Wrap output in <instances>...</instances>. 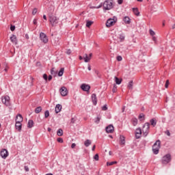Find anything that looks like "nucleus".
Returning a JSON list of instances; mask_svg holds the SVG:
<instances>
[{
  "label": "nucleus",
  "instance_id": "42",
  "mask_svg": "<svg viewBox=\"0 0 175 175\" xmlns=\"http://www.w3.org/2000/svg\"><path fill=\"white\" fill-rule=\"evenodd\" d=\"M117 61H122V57L120 55L117 56L116 57Z\"/></svg>",
  "mask_w": 175,
  "mask_h": 175
},
{
  "label": "nucleus",
  "instance_id": "58",
  "mask_svg": "<svg viewBox=\"0 0 175 175\" xmlns=\"http://www.w3.org/2000/svg\"><path fill=\"white\" fill-rule=\"evenodd\" d=\"M165 133H166V135H167V136H170V131H167L165 132Z\"/></svg>",
  "mask_w": 175,
  "mask_h": 175
},
{
  "label": "nucleus",
  "instance_id": "33",
  "mask_svg": "<svg viewBox=\"0 0 175 175\" xmlns=\"http://www.w3.org/2000/svg\"><path fill=\"white\" fill-rule=\"evenodd\" d=\"M117 161H112V162H107V166H113V165H116Z\"/></svg>",
  "mask_w": 175,
  "mask_h": 175
},
{
  "label": "nucleus",
  "instance_id": "36",
  "mask_svg": "<svg viewBox=\"0 0 175 175\" xmlns=\"http://www.w3.org/2000/svg\"><path fill=\"white\" fill-rule=\"evenodd\" d=\"M150 124L152 126H155V125H157V122L155 121L154 119H151Z\"/></svg>",
  "mask_w": 175,
  "mask_h": 175
},
{
  "label": "nucleus",
  "instance_id": "2",
  "mask_svg": "<svg viewBox=\"0 0 175 175\" xmlns=\"http://www.w3.org/2000/svg\"><path fill=\"white\" fill-rule=\"evenodd\" d=\"M103 8L104 10H111L113 8V0H106L103 3Z\"/></svg>",
  "mask_w": 175,
  "mask_h": 175
},
{
  "label": "nucleus",
  "instance_id": "32",
  "mask_svg": "<svg viewBox=\"0 0 175 175\" xmlns=\"http://www.w3.org/2000/svg\"><path fill=\"white\" fill-rule=\"evenodd\" d=\"M133 88V81H131L129 83L128 88H129V90H132Z\"/></svg>",
  "mask_w": 175,
  "mask_h": 175
},
{
  "label": "nucleus",
  "instance_id": "51",
  "mask_svg": "<svg viewBox=\"0 0 175 175\" xmlns=\"http://www.w3.org/2000/svg\"><path fill=\"white\" fill-rule=\"evenodd\" d=\"M75 122H76V119H75V118H71V124H75Z\"/></svg>",
  "mask_w": 175,
  "mask_h": 175
},
{
  "label": "nucleus",
  "instance_id": "22",
  "mask_svg": "<svg viewBox=\"0 0 175 175\" xmlns=\"http://www.w3.org/2000/svg\"><path fill=\"white\" fill-rule=\"evenodd\" d=\"M133 12L135 16H139L140 12H139V9L137 8H133Z\"/></svg>",
  "mask_w": 175,
  "mask_h": 175
},
{
  "label": "nucleus",
  "instance_id": "21",
  "mask_svg": "<svg viewBox=\"0 0 175 175\" xmlns=\"http://www.w3.org/2000/svg\"><path fill=\"white\" fill-rule=\"evenodd\" d=\"M123 21L125 23V24H131V18L129 16H124L123 18Z\"/></svg>",
  "mask_w": 175,
  "mask_h": 175
},
{
  "label": "nucleus",
  "instance_id": "43",
  "mask_svg": "<svg viewBox=\"0 0 175 175\" xmlns=\"http://www.w3.org/2000/svg\"><path fill=\"white\" fill-rule=\"evenodd\" d=\"M14 29H16V26L11 25L10 30L13 32V31H14Z\"/></svg>",
  "mask_w": 175,
  "mask_h": 175
},
{
  "label": "nucleus",
  "instance_id": "63",
  "mask_svg": "<svg viewBox=\"0 0 175 175\" xmlns=\"http://www.w3.org/2000/svg\"><path fill=\"white\" fill-rule=\"evenodd\" d=\"M43 18L44 20H47V16H46V15H43Z\"/></svg>",
  "mask_w": 175,
  "mask_h": 175
},
{
  "label": "nucleus",
  "instance_id": "44",
  "mask_svg": "<svg viewBox=\"0 0 175 175\" xmlns=\"http://www.w3.org/2000/svg\"><path fill=\"white\" fill-rule=\"evenodd\" d=\"M95 122L96 124H99V122H100V118L97 117Z\"/></svg>",
  "mask_w": 175,
  "mask_h": 175
},
{
  "label": "nucleus",
  "instance_id": "49",
  "mask_svg": "<svg viewBox=\"0 0 175 175\" xmlns=\"http://www.w3.org/2000/svg\"><path fill=\"white\" fill-rule=\"evenodd\" d=\"M102 110H103L104 111H106V110H107V105H104L102 107Z\"/></svg>",
  "mask_w": 175,
  "mask_h": 175
},
{
  "label": "nucleus",
  "instance_id": "18",
  "mask_svg": "<svg viewBox=\"0 0 175 175\" xmlns=\"http://www.w3.org/2000/svg\"><path fill=\"white\" fill-rule=\"evenodd\" d=\"M10 40L12 43H14V44H18L17 37L16 35H12V36L10 37Z\"/></svg>",
  "mask_w": 175,
  "mask_h": 175
},
{
  "label": "nucleus",
  "instance_id": "1",
  "mask_svg": "<svg viewBox=\"0 0 175 175\" xmlns=\"http://www.w3.org/2000/svg\"><path fill=\"white\" fill-rule=\"evenodd\" d=\"M161 148V140L158 139L152 146V151L154 155L159 154V149Z\"/></svg>",
  "mask_w": 175,
  "mask_h": 175
},
{
  "label": "nucleus",
  "instance_id": "5",
  "mask_svg": "<svg viewBox=\"0 0 175 175\" xmlns=\"http://www.w3.org/2000/svg\"><path fill=\"white\" fill-rule=\"evenodd\" d=\"M150 131V123L146 122L144 124L143 128H142V132H143V135L144 137L148 135V131Z\"/></svg>",
  "mask_w": 175,
  "mask_h": 175
},
{
  "label": "nucleus",
  "instance_id": "31",
  "mask_svg": "<svg viewBox=\"0 0 175 175\" xmlns=\"http://www.w3.org/2000/svg\"><path fill=\"white\" fill-rule=\"evenodd\" d=\"M92 24H94V22L91 21H88L86 22V27L88 28H90V27H91L92 25Z\"/></svg>",
  "mask_w": 175,
  "mask_h": 175
},
{
  "label": "nucleus",
  "instance_id": "17",
  "mask_svg": "<svg viewBox=\"0 0 175 175\" xmlns=\"http://www.w3.org/2000/svg\"><path fill=\"white\" fill-rule=\"evenodd\" d=\"M61 110H62V105H61V104L56 105V107L55 109V111L56 114H58V113H59Z\"/></svg>",
  "mask_w": 175,
  "mask_h": 175
},
{
  "label": "nucleus",
  "instance_id": "3",
  "mask_svg": "<svg viewBox=\"0 0 175 175\" xmlns=\"http://www.w3.org/2000/svg\"><path fill=\"white\" fill-rule=\"evenodd\" d=\"M116 23H117V17L113 16V18H109L107 21L106 27L107 28H110V27H113V25H114V24H116Z\"/></svg>",
  "mask_w": 175,
  "mask_h": 175
},
{
  "label": "nucleus",
  "instance_id": "45",
  "mask_svg": "<svg viewBox=\"0 0 175 175\" xmlns=\"http://www.w3.org/2000/svg\"><path fill=\"white\" fill-rule=\"evenodd\" d=\"M43 79L45 80V81H47L48 77H47L46 74H44L43 75Z\"/></svg>",
  "mask_w": 175,
  "mask_h": 175
},
{
  "label": "nucleus",
  "instance_id": "7",
  "mask_svg": "<svg viewBox=\"0 0 175 175\" xmlns=\"http://www.w3.org/2000/svg\"><path fill=\"white\" fill-rule=\"evenodd\" d=\"M2 103L5 106H9L10 105V97L9 96H5L1 98Z\"/></svg>",
  "mask_w": 175,
  "mask_h": 175
},
{
  "label": "nucleus",
  "instance_id": "60",
  "mask_svg": "<svg viewBox=\"0 0 175 175\" xmlns=\"http://www.w3.org/2000/svg\"><path fill=\"white\" fill-rule=\"evenodd\" d=\"M152 40L154 42H157V37H152Z\"/></svg>",
  "mask_w": 175,
  "mask_h": 175
},
{
  "label": "nucleus",
  "instance_id": "62",
  "mask_svg": "<svg viewBox=\"0 0 175 175\" xmlns=\"http://www.w3.org/2000/svg\"><path fill=\"white\" fill-rule=\"evenodd\" d=\"M88 70H91V66L90 64L88 66Z\"/></svg>",
  "mask_w": 175,
  "mask_h": 175
},
{
  "label": "nucleus",
  "instance_id": "64",
  "mask_svg": "<svg viewBox=\"0 0 175 175\" xmlns=\"http://www.w3.org/2000/svg\"><path fill=\"white\" fill-rule=\"evenodd\" d=\"M25 38H26V39H29V36H28V34L25 35Z\"/></svg>",
  "mask_w": 175,
  "mask_h": 175
},
{
  "label": "nucleus",
  "instance_id": "40",
  "mask_svg": "<svg viewBox=\"0 0 175 175\" xmlns=\"http://www.w3.org/2000/svg\"><path fill=\"white\" fill-rule=\"evenodd\" d=\"M36 13H38V9L37 8H34L32 11V14L33 16H35V14H36Z\"/></svg>",
  "mask_w": 175,
  "mask_h": 175
},
{
  "label": "nucleus",
  "instance_id": "59",
  "mask_svg": "<svg viewBox=\"0 0 175 175\" xmlns=\"http://www.w3.org/2000/svg\"><path fill=\"white\" fill-rule=\"evenodd\" d=\"M96 146L94 145L93 147L92 148V151H95Z\"/></svg>",
  "mask_w": 175,
  "mask_h": 175
},
{
  "label": "nucleus",
  "instance_id": "12",
  "mask_svg": "<svg viewBox=\"0 0 175 175\" xmlns=\"http://www.w3.org/2000/svg\"><path fill=\"white\" fill-rule=\"evenodd\" d=\"M107 133H113L114 132V126L112 124H109L105 128Z\"/></svg>",
  "mask_w": 175,
  "mask_h": 175
},
{
  "label": "nucleus",
  "instance_id": "35",
  "mask_svg": "<svg viewBox=\"0 0 175 175\" xmlns=\"http://www.w3.org/2000/svg\"><path fill=\"white\" fill-rule=\"evenodd\" d=\"M49 116H50V111H49V110L45 111L44 118H49Z\"/></svg>",
  "mask_w": 175,
  "mask_h": 175
},
{
  "label": "nucleus",
  "instance_id": "8",
  "mask_svg": "<svg viewBox=\"0 0 175 175\" xmlns=\"http://www.w3.org/2000/svg\"><path fill=\"white\" fill-rule=\"evenodd\" d=\"M40 39L43 43H47L49 42V38H47V35L43 32L40 33Z\"/></svg>",
  "mask_w": 175,
  "mask_h": 175
},
{
  "label": "nucleus",
  "instance_id": "15",
  "mask_svg": "<svg viewBox=\"0 0 175 175\" xmlns=\"http://www.w3.org/2000/svg\"><path fill=\"white\" fill-rule=\"evenodd\" d=\"M15 128L18 132H21L23 124L20 122H16Z\"/></svg>",
  "mask_w": 175,
  "mask_h": 175
},
{
  "label": "nucleus",
  "instance_id": "57",
  "mask_svg": "<svg viewBox=\"0 0 175 175\" xmlns=\"http://www.w3.org/2000/svg\"><path fill=\"white\" fill-rule=\"evenodd\" d=\"M75 147H76V144L73 143L71 145V148H75Z\"/></svg>",
  "mask_w": 175,
  "mask_h": 175
},
{
  "label": "nucleus",
  "instance_id": "6",
  "mask_svg": "<svg viewBox=\"0 0 175 175\" xmlns=\"http://www.w3.org/2000/svg\"><path fill=\"white\" fill-rule=\"evenodd\" d=\"M49 21H50L52 27H55V25H57L58 23V19L57 18V17H55L53 14H51L49 16Z\"/></svg>",
  "mask_w": 175,
  "mask_h": 175
},
{
  "label": "nucleus",
  "instance_id": "26",
  "mask_svg": "<svg viewBox=\"0 0 175 175\" xmlns=\"http://www.w3.org/2000/svg\"><path fill=\"white\" fill-rule=\"evenodd\" d=\"M35 113L36 114H39V113H40V111H42V107H37L36 109H35Z\"/></svg>",
  "mask_w": 175,
  "mask_h": 175
},
{
  "label": "nucleus",
  "instance_id": "24",
  "mask_svg": "<svg viewBox=\"0 0 175 175\" xmlns=\"http://www.w3.org/2000/svg\"><path fill=\"white\" fill-rule=\"evenodd\" d=\"M33 126V120H29L27 124V128H32Z\"/></svg>",
  "mask_w": 175,
  "mask_h": 175
},
{
  "label": "nucleus",
  "instance_id": "61",
  "mask_svg": "<svg viewBox=\"0 0 175 175\" xmlns=\"http://www.w3.org/2000/svg\"><path fill=\"white\" fill-rule=\"evenodd\" d=\"M124 111H125V106H123L122 109V112L124 113Z\"/></svg>",
  "mask_w": 175,
  "mask_h": 175
},
{
  "label": "nucleus",
  "instance_id": "14",
  "mask_svg": "<svg viewBox=\"0 0 175 175\" xmlns=\"http://www.w3.org/2000/svg\"><path fill=\"white\" fill-rule=\"evenodd\" d=\"M142 137V129L138 128L135 131V137L136 139H140Z\"/></svg>",
  "mask_w": 175,
  "mask_h": 175
},
{
  "label": "nucleus",
  "instance_id": "53",
  "mask_svg": "<svg viewBox=\"0 0 175 175\" xmlns=\"http://www.w3.org/2000/svg\"><path fill=\"white\" fill-rule=\"evenodd\" d=\"M51 80H53V76L49 75V77H48V81H51Z\"/></svg>",
  "mask_w": 175,
  "mask_h": 175
},
{
  "label": "nucleus",
  "instance_id": "10",
  "mask_svg": "<svg viewBox=\"0 0 175 175\" xmlns=\"http://www.w3.org/2000/svg\"><path fill=\"white\" fill-rule=\"evenodd\" d=\"M81 88L82 91H85V92H88L90 91V90L91 89V86H90V85L83 83L81 85Z\"/></svg>",
  "mask_w": 175,
  "mask_h": 175
},
{
  "label": "nucleus",
  "instance_id": "38",
  "mask_svg": "<svg viewBox=\"0 0 175 175\" xmlns=\"http://www.w3.org/2000/svg\"><path fill=\"white\" fill-rule=\"evenodd\" d=\"M94 159H95V161H99V154H96L94 157Z\"/></svg>",
  "mask_w": 175,
  "mask_h": 175
},
{
  "label": "nucleus",
  "instance_id": "56",
  "mask_svg": "<svg viewBox=\"0 0 175 175\" xmlns=\"http://www.w3.org/2000/svg\"><path fill=\"white\" fill-rule=\"evenodd\" d=\"M54 73H55V71H54V69L52 68V69L51 70V75H54Z\"/></svg>",
  "mask_w": 175,
  "mask_h": 175
},
{
  "label": "nucleus",
  "instance_id": "55",
  "mask_svg": "<svg viewBox=\"0 0 175 175\" xmlns=\"http://www.w3.org/2000/svg\"><path fill=\"white\" fill-rule=\"evenodd\" d=\"M25 170L26 172H29V168L28 167V166H25Z\"/></svg>",
  "mask_w": 175,
  "mask_h": 175
},
{
  "label": "nucleus",
  "instance_id": "50",
  "mask_svg": "<svg viewBox=\"0 0 175 175\" xmlns=\"http://www.w3.org/2000/svg\"><path fill=\"white\" fill-rule=\"evenodd\" d=\"M165 88H167L169 87V80H167L165 85Z\"/></svg>",
  "mask_w": 175,
  "mask_h": 175
},
{
  "label": "nucleus",
  "instance_id": "19",
  "mask_svg": "<svg viewBox=\"0 0 175 175\" xmlns=\"http://www.w3.org/2000/svg\"><path fill=\"white\" fill-rule=\"evenodd\" d=\"M16 122H23V116L20 113H18L16 116Z\"/></svg>",
  "mask_w": 175,
  "mask_h": 175
},
{
  "label": "nucleus",
  "instance_id": "47",
  "mask_svg": "<svg viewBox=\"0 0 175 175\" xmlns=\"http://www.w3.org/2000/svg\"><path fill=\"white\" fill-rule=\"evenodd\" d=\"M66 53L68 55H70V54H72V51L70 49H68Z\"/></svg>",
  "mask_w": 175,
  "mask_h": 175
},
{
  "label": "nucleus",
  "instance_id": "13",
  "mask_svg": "<svg viewBox=\"0 0 175 175\" xmlns=\"http://www.w3.org/2000/svg\"><path fill=\"white\" fill-rule=\"evenodd\" d=\"M52 43L54 46H58L59 44V37L55 36L52 40Z\"/></svg>",
  "mask_w": 175,
  "mask_h": 175
},
{
  "label": "nucleus",
  "instance_id": "20",
  "mask_svg": "<svg viewBox=\"0 0 175 175\" xmlns=\"http://www.w3.org/2000/svg\"><path fill=\"white\" fill-rule=\"evenodd\" d=\"M120 144L122 146L125 145V137H124V135H120Z\"/></svg>",
  "mask_w": 175,
  "mask_h": 175
},
{
  "label": "nucleus",
  "instance_id": "27",
  "mask_svg": "<svg viewBox=\"0 0 175 175\" xmlns=\"http://www.w3.org/2000/svg\"><path fill=\"white\" fill-rule=\"evenodd\" d=\"M115 81H116V84L120 85V84H121V83L122 82V79H120L118 77H115Z\"/></svg>",
  "mask_w": 175,
  "mask_h": 175
},
{
  "label": "nucleus",
  "instance_id": "41",
  "mask_svg": "<svg viewBox=\"0 0 175 175\" xmlns=\"http://www.w3.org/2000/svg\"><path fill=\"white\" fill-rule=\"evenodd\" d=\"M149 32H150V35H151V36H154V35H155V32L152 29H150Z\"/></svg>",
  "mask_w": 175,
  "mask_h": 175
},
{
  "label": "nucleus",
  "instance_id": "23",
  "mask_svg": "<svg viewBox=\"0 0 175 175\" xmlns=\"http://www.w3.org/2000/svg\"><path fill=\"white\" fill-rule=\"evenodd\" d=\"M92 142L90 139H86L84 142V146H85L86 147H90V146H91L92 144Z\"/></svg>",
  "mask_w": 175,
  "mask_h": 175
},
{
  "label": "nucleus",
  "instance_id": "30",
  "mask_svg": "<svg viewBox=\"0 0 175 175\" xmlns=\"http://www.w3.org/2000/svg\"><path fill=\"white\" fill-rule=\"evenodd\" d=\"M90 59H91V58L90 57H88V54H85L84 62H90Z\"/></svg>",
  "mask_w": 175,
  "mask_h": 175
},
{
  "label": "nucleus",
  "instance_id": "54",
  "mask_svg": "<svg viewBox=\"0 0 175 175\" xmlns=\"http://www.w3.org/2000/svg\"><path fill=\"white\" fill-rule=\"evenodd\" d=\"M33 23L34 24V25H36L38 24V21L36 19H33Z\"/></svg>",
  "mask_w": 175,
  "mask_h": 175
},
{
  "label": "nucleus",
  "instance_id": "9",
  "mask_svg": "<svg viewBox=\"0 0 175 175\" xmlns=\"http://www.w3.org/2000/svg\"><path fill=\"white\" fill-rule=\"evenodd\" d=\"M0 155L3 159H6L9 157V152L6 149H2L0 152Z\"/></svg>",
  "mask_w": 175,
  "mask_h": 175
},
{
  "label": "nucleus",
  "instance_id": "37",
  "mask_svg": "<svg viewBox=\"0 0 175 175\" xmlns=\"http://www.w3.org/2000/svg\"><path fill=\"white\" fill-rule=\"evenodd\" d=\"M116 91H117V85L114 84L112 89V92L114 93V92H116Z\"/></svg>",
  "mask_w": 175,
  "mask_h": 175
},
{
  "label": "nucleus",
  "instance_id": "16",
  "mask_svg": "<svg viewBox=\"0 0 175 175\" xmlns=\"http://www.w3.org/2000/svg\"><path fill=\"white\" fill-rule=\"evenodd\" d=\"M92 100L93 105H94V106H96V104L98 103V98H96V94H92Z\"/></svg>",
  "mask_w": 175,
  "mask_h": 175
},
{
  "label": "nucleus",
  "instance_id": "4",
  "mask_svg": "<svg viewBox=\"0 0 175 175\" xmlns=\"http://www.w3.org/2000/svg\"><path fill=\"white\" fill-rule=\"evenodd\" d=\"M172 161V155L170 154H167L165 156L163 157L161 159V162L163 165H167L169 162Z\"/></svg>",
  "mask_w": 175,
  "mask_h": 175
},
{
  "label": "nucleus",
  "instance_id": "39",
  "mask_svg": "<svg viewBox=\"0 0 175 175\" xmlns=\"http://www.w3.org/2000/svg\"><path fill=\"white\" fill-rule=\"evenodd\" d=\"M102 6H103V3H100L97 7H93V9H100V8H102Z\"/></svg>",
  "mask_w": 175,
  "mask_h": 175
},
{
  "label": "nucleus",
  "instance_id": "52",
  "mask_svg": "<svg viewBox=\"0 0 175 175\" xmlns=\"http://www.w3.org/2000/svg\"><path fill=\"white\" fill-rule=\"evenodd\" d=\"M123 2H124V0H118V5H122Z\"/></svg>",
  "mask_w": 175,
  "mask_h": 175
},
{
  "label": "nucleus",
  "instance_id": "46",
  "mask_svg": "<svg viewBox=\"0 0 175 175\" xmlns=\"http://www.w3.org/2000/svg\"><path fill=\"white\" fill-rule=\"evenodd\" d=\"M120 39H121L122 40H124L125 39V36H124V34H120Z\"/></svg>",
  "mask_w": 175,
  "mask_h": 175
},
{
  "label": "nucleus",
  "instance_id": "34",
  "mask_svg": "<svg viewBox=\"0 0 175 175\" xmlns=\"http://www.w3.org/2000/svg\"><path fill=\"white\" fill-rule=\"evenodd\" d=\"M138 118L140 121H143L144 120V114L140 113L138 116Z\"/></svg>",
  "mask_w": 175,
  "mask_h": 175
},
{
  "label": "nucleus",
  "instance_id": "29",
  "mask_svg": "<svg viewBox=\"0 0 175 175\" xmlns=\"http://www.w3.org/2000/svg\"><path fill=\"white\" fill-rule=\"evenodd\" d=\"M65 70V68H62L61 69H60V70L59 71V72H58V76H59V77H61L62 76H63L64 75V71Z\"/></svg>",
  "mask_w": 175,
  "mask_h": 175
},
{
  "label": "nucleus",
  "instance_id": "48",
  "mask_svg": "<svg viewBox=\"0 0 175 175\" xmlns=\"http://www.w3.org/2000/svg\"><path fill=\"white\" fill-rule=\"evenodd\" d=\"M58 143H64V139L62 138H57Z\"/></svg>",
  "mask_w": 175,
  "mask_h": 175
},
{
  "label": "nucleus",
  "instance_id": "25",
  "mask_svg": "<svg viewBox=\"0 0 175 175\" xmlns=\"http://www.w3.org/2000/svg\"><path fill=\"white\" fill-rule=\"evenodd\" d=\"M131 122H132L133 126H136V125H137V118H133L131 120Z\"/></svg>",
  "mask_w": 175,
  "mask_h": 175
},
{
  "label": "nucleus",
  "instance_id": "11",
  "mask_svg": "<svg viewBox=\"0 0 175 175\" xmlns=\"http://www.w3.org/2000/svg\"><path fill=\"white\" fill-rule=\"evenodd\" d=\"M60 94L62 96H66L68 95V89L66 87L63 86L60 88Z\"/></svg>",
  "mask_w": 175,
  "mask_h": 175
},
{
  "label": "nucleus",
  "instance_id": "28",
  "mask_svg": "<svg viewBox=\"0 0 175 175\" xmlns=\"http://www.w3.org/2000/svg\"><path fill=\"white\" fill-rule=\"evenodd\" d=\"M57 136H62L64 135V131L62 129H59L57 131Z\"/></svg>",
  "mask_w": 175,
  "mask_h": 175
}]
</instances>
